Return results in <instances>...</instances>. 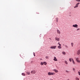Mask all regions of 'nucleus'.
Returning a JSON list of instances; mask_svg holds the SVG:
<instances>
[{
	"mask_svg": "<svg viewBox=\"0 0 80 80\" xmlns=\"http://www.w3.org/2000/svg\"><path fill=\"white\" fill-rule=\"evenodd\" d=\"M48 74V75H55V72H49Z\"/></svg>",
	"mask_w": 80,
	"mask_h": 80,
	"instance_id": "obj_1",
	"label": "nucleus"
},
{
	"mask_svg": "<svg viewBox=\"0 0 80 80\" xmlns=\"http://www.w3.org/2000/svg\"><path fill=\"white\" fill-rule=\"evenodd\" d=\"M76 58V60L78 63H80V60H79V58Z\"/></svg>",
	"mask_w": 80,
	"mask_h": 80,
	"instance_id": "obj_2",
	"label": "nucleus"
},
{
	"mask_svg": "<svg viewBox=\"0 0 80 80\" xmlns=\"http://www.w3.org/2000/svg\"><path fill=\"white\" fill-rule=\"evenodd\" d=\"M57 47V46H52L50 47V48H52V49H55Z\"/></svg>",
	"mask_w": 80,
	"mask_h": 80,
	"instance_id": "obj_3",
	"label": "nucleus"
},
{
	"mask_svg": "<svg viewBox=\"0 0 80 80\" xmlns=\"http://www.w3.org/2000/svg\"><path fill=\"white\" fill-rule=\"evenodd\" d=\"M80 4V2H78L76 3L75 6L74 7V8H77V7H78V5Z\"/></svg>",
	"mask_w": 80,
	"mask_h": 80,
	"instance_id": "obj_4",
	"label": "nucleus"
},
{
	"mask_svg": "<svg viewBox=\"0 0 80 80\" xmlns=\"http://www.w3.org/2000/svg\"><path fill=\"white\" fill-rule=\"evenodd\" d=\"M72 27H74V28H77L78 27V25L77 24L73 25Z\"/></svg>",
	"mask_w": 80,
	"mask_h": 80,
	"instance_id": "obj_5",
	"label": "nucleus"
},
{
	"mask_svg": "<svg viewBox=\"0 0 80 80\" xmlns=\"http://www.w3.org/2000/svg\"><path fill=\"white\" fill-rule=\"evenodd\" d=\"M55 40L56 41H58V42H59L60 39L59 38H57V37H56L55 38Z\"/></svg>",
	"mask_w": 80,
	"mask_h": 80,
	"instance_id": "obj_6",
	"label": "nucleus"
},
{
	"mask_svg": "<svg viewBox=\"0 0 80 80\" xmlns=\"http://www.w3.org/2000/svg\"><path fill=\"white\" fill-rule=\"evenodd\" d=\"M36 71L35 70H33L31 72V73H36Z\"/></svg>",
	"mask_w": 80,
	"mask_h": 80,
	"instance_id": "obj_7",
	"label": "nucleus"
},
{
	"mask_svg": "<svg viewBox=\"0 0 80 80\" xmlns=\"http://www.w3.org/2000/svg\"><path fill=\"white\" fill-rule=\"evenodd\" d=\"M80 53V50H78L77 52V55H79Z\"/></svg>",
	"mask_w": 80,
	"mask_h": 80,
	"instance_id": "obj_8",
	"label": "nucleus"
},
{
	"mask_svg": "<svg viewBox=\"0 0 80 80\" xmlns=\"http://www.w3.org/2000/svg\"><path fill=\"white\" fill-rule=\"evenodd\" d=\"M57 32L58 34H60V30H57Z\"/></svg>",
	"mask_w": 80,
	"mask_h": 80,
	"instance_id": "obj_9",
	"label": "nucleus"
},
{
	"mask_svg": "<svg viewBox=\"0 0 80 80\" xmlns=\"http://www.w3.org/2000/svg\"><path fill=\"white\" fill-rule=\"evenodd\" d=\"M53 71L55 72L56 73H58V71L57 69H54Z\"/></svg>",
	"mask_w": 80,
	"mask_h": 80,
	"instance_id": "obj_10",
	"label": "nucleus"
},
{
	"mask_svg": "<svg viewBox=\"0 0 80 80\" xmlns=\"http://www.w3.org/2000/svg\"><path fill=\"white\" fill-rule=\"evenodd\" d=\"M53 60L54 61H57V58H56V57H54V58L53 59Z\"/></svg>",
	"mask_w": 80,
	"mask_h": 80,
	"instance_id": "obj_11",
	"label": "nucleus"
},
{
	"mask_svg": "<svg viewBox=\"0 0 80 80\" xmlns=\"http://www.w3.org/2000/svg\"><path fill=\"white\" fill-rule=\"evenodd\" d=\"M58 48H59V49H61V48H62V47L61 46H58Z\"/></svg>",
	"mask_w": 80,
	"mask_h": 80,
	"instance_id": "obj_12",
	"label": "nucleus"
},
{
	"mask_svg": "<svg viewBox=\"0 0 80 80\" xmlns=\"http://www.w3.org/2000/svg\"><path fill=\"white\" fill-rule=\"evenodd\" d=\"M62 54H63V55H65V54H66L65 52L64 51H63L62 52Z\"/></svg>",
	"mask_w": 80,
	"mask_h": 80,
	"instance_id": "obj_13",
	"label": "nucleus"
},
{
	"mask_svg": "<svg viewBox=\"0 0 80 80\" xmlns=\"http://www.w3.org/2000/svg\"><path fill=\"white\" fill-rule=\"evenodd\" d=\"M65 63H66V64L67 65L68 64V62H67V61L66 60H65Z\"/></svg>",
	"mask_w": 80,
	"mask_h": 80,
	"instance_id": "obj_14",
	"label": "nucleus"
},
{
	"mask_svg": "<svg viewBox=\"0 0 80 80\" xmlns=\"http://www.w3.org/2000/svg\"><path fill=\"white\" fill-rule=\"evenodd\" d=\"M75 80H79V78H77V77H76L75 78Z\"/></svg>",
	"mask_w": 80,
	"mask_h": 80,
	"instance_id": "obj_15",
	"label": "nucleus"
},
{
	"mask_svg": "<svg viewBox=\"0 0 80 80\" xmlns=\"http://www.w3.org/2000/svg\"><path fill=\"white\" fill-rule=\"evenodd\" d=\"M72 62L73 63V64H75V62H74V60H73V58H72Z\"/></svg>",
	"mask_w": 80,
	"mask_h": 80,
	"instance_id": "obj_16",
	"label": "nucleus"
},
{
	"mask_svg": "<svg viewBox=\"0 0 80 80\" xmlns=\"http://www.w3.org/2000/svg\"><path fill=\"white\" fill-rule=\"evenodd\" d=\"M71 46L72 47H73V42L71 43Z\"/></svg>",
	"mask_w": 80,
	"mask_h": 80,
	"instance_id": "obj_17",
	"label": "nucleus"
},
{
	"mask_svg": "<svg viewBox=\"0 0 80 80\" xmlns=\"http://www.w3.org/2000/svg\"><path fill=\"white\" fill-rule=\"evenodd\" d=\"M43 63H44V65H47V62H44Z\"/></svg>",
	"mask_w": 80,
	"mask_h": 80,
	"instance_id": "obj_18",
	"label": "nucleus"
},
{
	"mask_svg": "<svg viewBox=\"0 0 80 80\" xmlns=\"http://www.w3.org/2000/svg\"><path fill=\"white\" fill-rule=\"evenodd\" d=\"M22 75H23V76H25V74L24 73H22Z\"/></svg>",
	"mask_w": 80,
	"mask_h": 80,
	"instance_id": "obj_19",
	"label": "nucleus"
},
{
	"mask_svg": "<svg viewBox=\"0 0 80 80\" xmlns=\"http://www.w3.org/2000/svg\"><path fill=\"white\" fill-rule=\"evenodd\" d=\"M26 73L28 75H30V73L29 72H27Z\"/></svg>",
	"mask_w": 80,
	"mask_h": 80,
	"instance_id": "obj_20",
	"label": "nucleus"
},
{
	"mask_svg": "<svg viewBox=\"0 0 80 80\" xmlns=\"http://www.w3.org/2000/svg\"><path fill=\"white\" fill-rule=\"evenodd\" d=\"M58 45H59V46H61V44H60V42H58Z\"/></svg>",
	"mask_w": 80,
	"mask_h": 80,
	"instance_id": "obj_21",
	"label": "nucleus"
},
{
	"mask_svg": "<svg viewBox=\"0 0 80 80\" xmlns=\"http://www.w3.org/2000/svg\"><path fill=\"white\" fill-rule=\"evenodd\" d=\"M44 63L43 62H41V65H43Z\"/></svg>",
	"mask_w": 80,
	"mask_h": 80,
	"instance_id": "obj_22",
	"label": "nucleus"
},
{
	"mask_svg": "<svg viewBox=\"0 0 80 80\" xmlns=\"http://www.w3.org/2000/svg\"><path fill=\"white\" fill-rule=\"evenodd\" d=\"M65 47H66V48H68V46H67V45H65Z\"/></svg>",
	"mask_w": 80,
	"mask_h": 80,
	"instance_id": "obj_23",
	"label": "nucleus"
},
{
	"mask_svg": "<svg viewBox=\"0 0 80 80\" xmlns=\"http://www.w3.org/2000/svg\"><path fill=\"white\" fill-rule=\"evenodd\" d=\"M69 60L70 62H72V59L71 58H69Z\"/></svg>",
	"mask_w": 80,
	"mask_h": 80,
	"instance_id": "obj_24",
	"label": "nucleus"
},
{
	"mask_svg": "<svg viewBox=\"0 0 80 80\" xmlns=\"http://www.w3.org/2000/svg\"><path fill=\"white\" fill-rule=\"evenodd\" d=\"M56 22H58V18H56Z\"/></svg>",
	"mask_w": 80,
	"mask_h": 80,
	"instance_id": "obj_25",
	"label": "nucleus"
},
{
	"mask_svg": "<svg viewBox=\"0 0 80 80\" xmlns=\"http://www.w3.org/2000/svg\"><path fill=\"white\" fill-rule=\"evenodd\" d=\"M77 2H80V0H75Z\"/></svg>",
	"mask_w": 80,
	"mask_h": 80,
	"instance_id": "obj_26",
	"label": "nucleus"
},
{
	"mask_svg": "<svg viewBox=\"0 0 80 80\" xmlns=\"http://www.w3.org/2000/svg\"><path fill=\"white\" fill-rule=\"evenodd\" d=\"M79 72H78V73L79 75L80 76V71H79Z\"/></svg>",
	"mask_w": 80,
	"mask_h": 80,
	"instance_id": "obj_27",
	"label": "nucleus"
},
{
	"mask_svg": "<svg viewBox=\"0 0 80 80\" xmlns=\"http://www.w3.org/2000/svg\"><path fill=\"white\" fill-rule=\"evenodd\" d=\"M46 58L47 59H48V56H46Z\"/></svg>",
	"mask_w": 80,
	"mask_h": 80,
	"instance_id": "obj_28",
	"label": "nucleus"
},
{
	"mask_svg": "<svg viewBox=\"0 0 80 80\" xmlns=\"http://www.w3.org/2000/svg\"><path fill=\"white\" fill-rule=\"evenodd\" d=\"M33 54L34 55V57H35V52H33Z\"/></svg>",
	"mask_w": 80,
	"mask_h": 80,
	"instance_id": "obj_29",
	"label": "nucleus"
},
{
	"mask_svg": "<svg viewBox=\"0 0 80 80\" xmlns=\"http://www.w3.org/2000/svg\"><path fill=\"white\" fill-rule=\"evenodd\" d=\"M80 30V29L78 28L77 29V31H78V30Z\"/></svg>",
	"mask_w": 80,
	"mask_h": 80,
	"instance_id": "obj_30",
	"label": "nucleus"
},
{
	"mask_svg": "<svg viewBox=\"0 0 80 80\" xmlns=\"http://www.w3.org/2000/svg\"><path fill=\"white\" fill-rule=\"evenodd\" d=\"M73 69L74 71H75V68H73Z\"/></svg>",
	"mask_w": 80,
	"mask_h": 80,
	"instance_id": "obj_31",
	"label": "nucleus"
},
{
	"mask_svg": "<svg viewBox=\"0 0 80 80\" xmlns=\"http://www.w3.org/2000/svg\"><path fill=\"white\" fill-rule=\"evenodd\" d=\"M66 72H68V71H66Z\"/></svg>",
	"mask_w": 80,
	"mask_h": 80,
	"instance_id": "obj_32",
	"label": "nucleus"
}]
</instances>
